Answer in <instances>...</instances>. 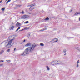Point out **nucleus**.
<instances>
[{"label": "nucleus", "instance_id": "obj_1", "mask_svg": "<svg viewBox=\"0 0 80 80\" xmlns=\"http://www.w3.org/2000/svg\"><path fill=\"white\" fill-rule=\"evenodd\" d=\"M10 38H9L6 41L4 42H2L4 45L5 47H7L8 48H10L12 46H13V45L14 44V42L13 40H15V36L13 35L11 37H10Z\"/></svg>", "mask_w": 80, "mask_h": 80}, {"label": "nucleus", "instance_id": "obj_2", "mask_svg": "<svg viewBox=\"0 0 80 80\" xmlns=\"http://www.w3.org/2000/svg\"><path fill=\"white\" fill-rule=\"evenodd\" d=\"M36 45H33L32 47H29L26 49L25 51L21 54V56H25L26 55L29 54V53H31L32 52H33L34 50V48H35Z\"/></svg>", "mask_w": 80, "mask_h": 80}, {"label": "nucleus", "instance_id": "obj_3", "mask_svg": "<svg viewBox=\"0 0 80 80\" xmlns=\"http://www.w3.org/2000/svg\"><path fill=\"white\" fill-rule=\"evenodd\" d=\"M51 65H57V64H59V65H62V64H63V63L62 62L60 61H52L51 63Z\"/></svg>", "mask_w": 80, "mask_h": 80}, {"label": "nucleus", "instance_id": "obj_4", "mask_svg": "<svg viewBox=\"0 0 80 80\" xmlns=\"http://www.w3.org/2000/svg\"><path fill=\"white\" fill-rule=\"evenodd\" d=\"M30 16L27 15H24L21 17V18H29Z\"/></svg>", "mask_w": 80, "mask_h": 80}, {"label": "nucleus", "instance_id": "obj_5", "mask_svg": "<svg viewBox=\"0 0 80 80\" xmlns=\"http://www.w3.org/2000/svg\"><path fill=\"white\" fill-rule=\"evenodd\" d=\"M15 28V26H14V24L12 23L11 26V27L9 28V29L10 30H13V28Z\"/></svg>", "mask_w": 80, "mask_h": 80}, {"label": "nucleus", "instance_id": "obj_6", "mask_svg": "<svg viewBox=\"0 0 80 80\" xmlns=\"http://www.w3.org/2000/svg\"><path fill=\"white\" fill-rule=\"evenodd\" d=\"M35 4H32L31 5H30V7H31L29 8L30 10L31 11H32V10L34 8H32V7H33V6H35Z\"/></svg>", "mask_w": 80, "mask_h": 80}, {"label": "nucleus", "instance_id": "obj_7", "mask_svg": "<svg viewBox=\"0 0 80 80\" xmlns=\"http://www.w3.org/2000/svg\"><path fill=\"white\" fill-rule=\"evenodd\" d=\"M52 41H53V43H56V42H58V39H54L53 40H52L51 41H50V42H52Z\"/></svg>", "mask_w": 80, "mask_h": 80}, {"label": "nucleus", "instance_id": "obj_8", "mask_svg": "<svg viewBox=\"0 0 80 80\" xmlns=\"http://www.w3.org/2000/svg\"><path fill=\"white\" fill-rule=\"evenodd\" d=\"M31 45H32V44L30 43H29L26 44L25 45V47H31Z\"/></svg>", "mask_w": 80, "mask_h": 80}, {"label": "nucleus", "instance_id": "obj_9", "mask_svg": "<svg viewBox=\"0 0 80 80\" xmlns=\"http://www.w3.org/2000/svg\"><path fill=\"white\" fill-rule=\"evenodd\" d=\"M21 25V23H20L19 22H17L16 23V26L17 27H20Z\"/></svg>", "mask_w": 80, "mask_h": 80}, {"label": "nucleus", "instance_id": "obj_10", "mask_svg": "<svg viewBox=\"0 0 80 80\" xmlns=\"http://www.w3.org/2000/svg\"><path fill=\"white\" fill-rule=\"evenodd\" d=\"M30 28V27H27L26 28H24V29L25 30H28V29H29Z\"/></svg>", "mask_w": 80, "mask_h": 80}, {"label": "nucleus", "instance_id": "obj_11", "mask_svg": "<svg viewBox=\"0 0 80 80\" xmlns=\"http://www.w3.org/2000/svg\"><path fill=\"white\" fill-rule=\"evenodd\" d=\"M4 52V50H2L0 52V54H2Z\"/></svg>", "mask_w": 80, "mask_h": 80}, {"label": "nucleus", "instance_id": "obj_12", "mask_svg": "<svg viewBox=\"0 0 80 80\" xmlns=\"http://www.w3.org/2000/svg\"><path fill=\"white\" fill-rule=\"evenodd\" d=\"M44 30H45V29H42L40 30L39 31L42 32V31H44Z\"/></svg>", "mask_w": 80, "mask_h": 80}, {"label": "nucleus", "instance_id": "obj_13", "mask_svg": "<svg viewBox=\"0 0 80 80\" xmlns=\"http://www.w3.org/2000/svg\"><path fill=\"white\" fill-rule=\"evenodd\" d=\"M40 46H44V44L43 43H41L40 44Z\"/></svg>", "mask_w": 80, "mask_h": 80}, {"label": "nucleus", "instance_id": "obj_14", "mask_svg": "<svg viewBox=\"0 0 80 80\" xmlns=\"http://www.w3.org/2000/svg\"><path fill=\"white\" fill-rule=\"evenodd\" d=\"M6 61L7 62H8V63H10V62H11L10 60H6Z\"/></svg>", "mask_w": 80, "mask_h": 80}, {"label": "nucleus", "instance_id": "obj_15", "mask_svg": "<svg viewBox=\"0 0 80 80\" xmlns=\"http://www.w3.org/2000/svg\"><path fill=\"white\" fill-rule=\"evenodd\" d=\"M78 14H80V13H78L76 12L74 14V15H78Z\"/></svg>", "mask_w": 80, "mask_h": 80}, {"label": "nucleus", "instance_id": "obj_16", "mask_svg": "<svg viewBox=\"0 0 80 80\" xmlns=\"http://www.w3.org/2000/svg\"><path fill=\"white\" fill-rule=\"evenodd\" d=\"M19 29H20V28L19 27L18 28L17 30L16 31V32H17L18 31V30H19Z\"/></svg>", "mask_w": 80, "mask_h": 80}, {"label": "nucleus", "instance_id": "obj_17", "mask_svg": "<svg viewBox=\"0 0 80 80\" xmlns=\"http://www.w3.org/2000/svg\"><path fill=\"white\" fill-rule=\"evenodd\" d=\"M46 68L48 69V70H50V68H49V67H48V66H47Z\"/></svg>", "mask_w": 80, "mask_h": 80}, {"label": "nucleus", "instance_id": "obj_18", "mask_svg": "<svg viewBox=\"0 0 80 80\" xmlns=\"http://www.w3.org/2000/svg\"><path fill=\"white\" fill-rule=\"evenodd\" d=\"M11 1V0H8L6 2V4H8V2H10Z\"/></svg>", "mask_w": 80, "mask_h": 80}, {"label": "nucleus", "instance_id": "obj_19", "mask_svg": "<svg viewBox=\"0 0 80 80\" xmlns=\"http://www.w3.org/2000/svg\"><path fill=\"white\" fill-rule=\"evenodd\" d=\"M10 49H8L7 51V52H10Z\"/></svg>", "mask_w": 80, "mask_h": 80}, {"label": "nucleus", "instance_id": "obj_20", "mask_svg": "<svg viewBox=\"0 0 80 80\" xmlns=\"http://www.w3.org/2000/svg\"><path fill=\"white\" fill-rule=\"evenodd\" d=\"M49 20V18H47L46 19H45V20Z\"/></svg>", "mask_w": 80, "mask_h": 80}, {"label": "nucleus", "instance_id": "obj_21", "mask_svg": "<svg viewBox=\"0 0 80 80\" xmlns=\"http://www.w3.org/2000/svg\"><path fill=\"white\" fill-rule=\"evenodd\" d=\"M5 8H2L1 9V10H2V11H4V10H5Z\"/></svg>", "mask_w": 80, "mask_h": 80}, {"label": "nucleus", "instance_id": "obj_22", "mask_svg": "<svg viewBox=\"0 0 80 80\" xmlns=\"http://www.w3.org/2000/svg\"><path fill=\"white\" fill-rule=\"evenodd\" d=\"M63 52L64 53H66V52H67V50L65 49L63 50Z\"/></svg>", "mask_w": 80, "mask_h": 80}, {"label": "nucleus", "instance_id": "obj_23", "mask_svg": "<svg viewBox=\"0 0 80 80\" xmlns=\"http://www.w3.org/2000/svg\"><path fill=\"white\" fill-rule=\"evenodd\" d=\"M24 23H28V21H26Z\"/></svg>", "mask_w": 80, "mask_h": 80}, {"label": "nucleus", "instance_id": "obj_24", "mask_svg": "<svg viewBox=\"0 0 80 80\" xmlns=\"http://www.w3.org/2000/svg\"><path fill=\"white\" fill-rule=\"evenodd\" d=\"M79 64L78 63H77V67H79Z\"/></svg>", "mask_w": 80, "mask_h": 80}, {"label": "nucleus", "instance_id": "obj_25", "mask_svg": "<svg viewBox=\"0 0 80 80\" xmlns=\"http://www.w3.org/2000/svg\"><path fill=\"white\" fill-rule=\"evenodd\" d=\"M25 12H23V11H22V12H21V13H22V14H23Z\"/></svg>", "mask_w": 80, "mask_h": 80}, {"label": "nucleus", "instance_id": "obj_26", "mask_svg": "<svg viewBox=\"0 0 80 80\" xmlns=\"http://www.w3.org/2000/svg\"><path fill=\"white\" fill-rule=\"evenodd\" d=\"M4 62V61L2 60L0 61V62Z\"/></svg>", "mask_w": 80, "mask_h": 80}, {"label": "nucleus", "instance_id": "obj_27", "mask_svg": "<svg viewBox=\"0 0 80 80\" xmlns=\"http://www.w3.org/2000/svg\"><path fill=\"white\" fill-rule=\"evenodd\" d=\"M70 12H72V9H71L69 11Z\"/></svg>", "mask_w": 80, "mask_h": 80}, {"label": "nucleus", "instance_id": "obj_28", "mask_svg": "<svg viewBox=\"0 0 80 80\" xmlns=\"http://www.w3.org/2000/svg\"><path fill=\"white\" fill-rule=\"evenodd\" d=\"M3 64H0V67H2V66H3Z\"/></svg>", "mask_w": 80, "mask_h": 80}, {"label": "nucleus", "instance_id": "obj_29", "mask_svg": "<svg viewBox=\"0 0 80 80\" xmlns=\"http://www.w3.org/2000/svg\"><path fill=\"white\" fill-rule=\"evenodd\" d=\"M80 63V62H79V60H78L77 62V63Z\"/></svg>", "mask_w": 80, "mask_h": 80}, {"label": "nucleus", "instance_id": "obj_30", "mask_svg": "<svg viewBox=\"0 0 80 80\" xmlns=\"http://www.w3.org/2000/svg\"><path fill=\"white\" fill-rule=\"evenodd\" d=\"M2 0L0 1V3H2Z\"/></svg>", "mask_w": 80, "mask_h": 80}, {"label": "nucleus", "instance_id": "obj_31", "mask_svg": "<svg viewBox=\"0 0 80 80\" xmlns=\"http://www.w3.org/2000/svg\"><path fill=\"white\" fill-rule=\"evenodd\" d=\"M22 30H23V29H22L21 30H20L19 31V32H20V31H22Z\"/></svg>", "mask_w": 80, "mask_h": 80}, {"label": "nucleus", "instance_id": "obj_32", "mask_svg": "<svg viewBox=\"0 0 80 80\" xmlns=\"http://www.w3.org/2000/svg\"><path fill=\"white\" fill-rule=\"evenodd\" d=\"M16 50V48H15L14 50V51H15Z\"/></svg>", "mask_w": 80, "mask_h": 80}, {"label": "nucleus", "instance_id": "obj_33", "mask_svg": "<svg viewBox=\"0 0 80 80\" xmlns=\"http://www.w3.org/2000/svg\"><path fill=\"white\" fill-rule=\"evenodd\" d=\"M25 42V40H24L23 41V42Z\"/></svg>", "mask_w": 80, "mask_h": 80}, {"label": "nucleus", "instance_id": "obj_34", "mask_svg": "<svg viewBox=\"0 0 80 80\" xmlns=\"http://www.w3.org/2000/svg\"><path fill=\"white\" fill-rule=\"evenodd\" d=\"M79 21H80V18H79Z\"/></svg>", "mask_w": 80, "mask_h": 80}, {"label": "nucleus", "instance_id": "obj_35", "mask_svg": "<svg viewBox=\"0 0 80 80\" xmlns=\"http://www.w3.org/2000/svg\"><path fill=\"white\" fill-rule=\"evenodd\" d=\"M28 35H29V36H30V34H28Z\"/></svg>", "mask_w": 80, "mask_h": 80}, {"label": "nucleus", "instance_id": "obj_36", "mask_svg": "<svg viewBox=\"0 0 80 80\" xmlns=\"http://www.w3.org/2000/svg\"><path fill=\"white\" fill-rule=\"evenodd\" d=\"M29 13V14H30V15H31V13Z\"/></svg>", "mask_w": 80, "mask_h": 80}, {"label": "nucleus", "instance_id": "obj_37", "mask_svg": "<svg viewBox=\"0 0 80 80\" xmlns=\"http://www.w3.org/2000/svg\"><path fill=\"white\" fill-rule=\"evenodd\" d=\"M66 55V54H65L64 55Z\"/></svg>", "mask_w": 80, "mask_h": 80}, {"label": "nucleus", "instance_id": "obj_38", "mask_svg": "<svg viewBox=\"0 0 80 80\" xmlns=\"http://www.w3.org/2000/svg\"><path fill=\"white\" fill-rule=\"evenodd\" d=\"M18 80H21V79H18Z\"/></svg>", "mask_w": 80, "mask_h": 80}, {"label": "nucleus", "instance_id": "obj_39", "mask_svg": "<svg viewBox=\"0 0 80 80\" xmlns=\"http://www.w3.org/2000/svg\"><path fill=\"white\" fill-rule=\"evenodd\" d=\"M78 0V1H80V0Z\"/></svg>", "mask_w": 80, "mask_h": 80}, {"label": "nucleus", "instance_id": "obj_40", "mask_svg": "<svg viewBox=\"0 0 80 80\" xmlns=\"http://www.w3.org/2000/svg\"><path fill=\"white\" fill-rule=\"evenodd\" d=\"M79 51H80V49L79 50Z\"/></svg>", "mask_w": 80, "mask_h": 80}]
</instances>
